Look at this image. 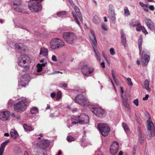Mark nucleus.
Returning <instances> with one entry per match:
<instances>
[{"label":"nucleus","instance_id":"nucleus-1","mask_svg":"<svg viewBox=\"0 0 155 155\" xmlns=\"http://www.w3.org/2000/svg\"><path fill=\"white\" fill-rule=\"evenodd\" d=\"M20 101L14 106V110L18 112H23L26 109L28 102L26 98L21 97L20 98Z\"/></svg>","mask_w":155,"mask_h":155},{"label":"nucleus","instance_id":"nucleus-2","mask_svg":"<svg viewBox=\"0 0 155 155\" xmlns=\"http://www.w3.org/2000/svg\"><path fill=\"white\" fill-rule=\"evenodd\" d=\"M90 32L91 34V36L90 37V38L92 42V45L94 49V51L95 54V57L97 61L100 62L101 61V55L99 51L96 50L95 48V47L97 46V44L95 36L93 31L91 30Z\"/></svg>","mask_w":155,"mask_h":155},{"label":"nucleus","instance_id":"nucleus-3","mask_svg":"<svg viewBox=\"0 0 155 155\" xmlns=\"http://www.w3.org/2000/svg\"><path fill=\"white\" fill-rule=\"evenodd\" d=\"M62 36L64 39L69 44L74 43L77 38V36L74 33L66 32L63 33Z\"/></svg>","mask_w":155,"mask_h":155},{"label":"nucleus","instance_id":"nucleus-4","mask_svg":"<svg viewBox=\"0 0 155 155\" xmlns=\"http://www.w3.org/2000/svg\"><path fill=\"white\" fill-rule=\"evenodd\" d=\"M74 101L75 102L85 107L90 106L91 104V103L88 99L82 94L78 95L75 98Z\"/></svg>","mask_w":155,"mask_h":155},{"label":"nucleus","instance_id":"nucleus-5","mask_svg":"<svg viewBox=\"0 0 155 155\" xmlns=\"http://www.w3.org/2000/svg\"><path fill=\"white\" fill-rule=\"evenodd\" d=\"M64 42L58 38L52 39L50 43V47L53 50H56L64 46Z\"/></svg>","mask_w":155,"mask_h":155},{"label":"nucleus","instance_id":"nucleus-6","mask_svg":"<svg viewBox=\"0 0 155 155\" xmlns=\"http://www.w3.org/2000/svg\"><path fill=\"white\" fill-rule=\"evenodd\" d=\"M146 120L147 123V128L152 137L155 135V125L151 121L148 113L146 112Z\"/></svg>","mask_w":155,"mask_h":155},{"label":"nucleus","instance_id":"nucleus-7","mask_svg":"<svg viewBox=\"0 0 155 155\" xmlns=\"http://www.w3.org/2000/svg\"><path fill=\"white\" fill-rule=\"evenodd\" d=\"M29 9L32 12H38L41 11L42 9V6L40 2L37 0H33L28 4Z\"/></svg>","mask_w":155,"mask_h":155},{"label":"nucleus","instance_id":"nucleus-8","mask_svg":"<svg viewBox=\"0 0 155 155\" xmlns=\"http://www.w3.org/2000/svg\"><path fill=\"white\" fill-rule=\"evenodd\" d=\"M97 127L103 136L106 137L109 134L110 129L107 124L99 123L97 125Z\"/></svg>","mask_w":155,"mask_h":155},{"label":"nucleus","instance_id":"nucleus-9","mask_svg":"<svg viewBox=\"0 0 155 155\" xmlns=\"http://www.w3.org/2000/svg\"><path fill=\"white\" fill-rule=\"evenodd\" d=\"M90 109L91 111L97 116L102 117L105 115V111L101 107H95L94 105L90 106Z\"/></svg>","mask_w":155,"mask_h":155},{"label":"nucleus","instance_id":"nucleus-10","mask_svg":"<svg viewBox=\"0 0 155 155\" xmlns=\"http://www.w3.org/2000/svg\"><path fill=\"white\" fill-rule=\"evenodd\" d=\"M29 57L25 55H21L18 58V65L22 67H27V63L29 60Z\"/></svg>","mask_w":155,"mask_h":155},{"label":"nucleus","instance_id":"nucleus-11","mask_svg":"<svg viewBox=\"0 0 155 155\" xmlns=\"http://www.w3.org/2000/svg\"><path fill=\"white\" fill-rule=\"evenodd\" d=\"M81 69L82 72L85 76H88V74L92 73L94 70L93 68L90 67L86 64L83 65L81 67Z\"/></svg>","mask_w":155,"mask_h":155},{"label":"nucleus","instance_id":"nucleus-12","mask_svg":"<svg viewBox=\"0 0 155 155\" xmlns=\"http://www.w3.org/2000/svg\"><path fill=\"white\" fill-rule=\"evenodd\" d=\"M29 77L28 75L26 74L23 75L19 81V86H21L22 87H25L29 81Z\"/></svg>","mask_w":155,"mask_h":155},{"label":"nucleus","instance_id":"nucleus-13","mask_svg":"<svg viewBox=\"0 0 155 155\" xmlns=\"http://www.w3.org/2000/svg\"><path fill=\"white\" fill-rule=\"evenodd\" d=\"M79 118V123L84 124L88 123L89 121V118L88 116L85 114H82L78 116Z\"/></svg>","mask_w":155,"mask_h":155},{"label":"nucleus","instance_id":"nucleus-14","mask_svg":"<svg viewBox=\"0 0 155 155\" xmlns=\"http://www.w3.org/2000/svg\"><path fill=\"white\" fill-rule=\"evenodd\" d=\"M10 113L8 111L0 112V119L3 121L7 120L9 117Z\"/></svg>","mask_w":155,"mask_h":155},{"label":"nucleus","instance_id":"nucleus-15","mask_svg":"<svg viewBox=\"0 0 155 155\" xmlns=\"http://www.w3.org/2000/svg\"><path fill=\"white\" fill-rule=\"evenodd\" d=\"M146 24L148 28L151 31H153L155 30L154 23L149 19H146Z\"/></svg>","mask_w":155,"mask_h":155},{"label":"nucleus","instance_id":"nucleus-16","mask_svg":"<svg viewBox=\"0 0 155 155\" xmlns=\"http://www.w3.org/2000/svg\"><path fill=\"white\" fill-rule=\"evenodd\" d=\"M50 143V142L48 140H41L39 143V147L41 148L45 149L49 146Z\"/></svg>","mask_w":155,"mask_h":155},{"label":"nucleus","instance_id":"nucleus-17","mask_svg":"<svg viewBox=\"0 0 155 155\" xmlns=\"http://www.w3.org/2000/svg\"><path fill=\"white\" fill-rule=\"evenodd\" d=\"M9 142V140H8L1 144L0 147V155H3L5 148Z\"/></svg>","mask_w":155,"mask_h":155},{"label":"nucleus","instance_id":"nucleus-18","mask_svg":"<svg viewBox=\"0 0 155 155\" xmlns=\"http://www.w3.org/2000/svg\"><path fill=\"white\" fill-rule=\"evenodd\" d=\"M48 53V50L47 48L45 47L41 48L40 52V55L46 57H47Z\"/></svg>","mask_w":155,"mask_h":155},{"label":"nucleus","instance_id":"nucleus-19","mask_svg":"<svg viewBox=\"0 0 155 155\" xmlns=\"http://www.w3.org/2000/svg\"><path fill=\"white\" fill-rule=\"evenodd\" d=\"M121 42L122 45L124 47H126L127 41L125 35L124 34L123 31H122L121 32Z\"/></svg>","mask_w":155,"mask_h":155},{"label":"nucleus","instance_id":"nucleus-20","mask_svg":"<svg viewBox=\"0 0 155 155\" xmlns=\"http://www.w3.org/2000/svg\"><path fill=\"white\" fill-rule=\"evenodd\" d=\"M74 9L76 14L78 15L80 21H82V16L80 12V9L77 6H74Z\"/></svg>","mask_w":155,"mask_h":155},{"label":"nucleus","instance_id":"nucleus-21","mask_svg":"<svg viewBox=\"0 0 155 155\" xmlns=\"http://www.w3.org/2000/svg\"><path fill=\"white\" fill-rule=\"evenodd\" d=\"M10 135L14 139H16L18 137V135L17 131L15 129H12L11 130Z\"/></svg>","mask_w":155,"mask_h":155},{"label":"nucleus","instance_id":"nucleus-22","mask_svg":"<svg viewBox=\"0 0 155 155\" xmlns=\"http://www.w3.org/2000/svg\"><path fill=\"white\" fill-rule=\"evenodd\" d=\"M136 27L137 28L136 30L137 31H142L144 33H145V27L144 26H142L140 23H139L138 24H137Z\"/></svg>","mask_w":155,"mask_h":155},{"label":"nucleus","instance_id":"nucleus-23","mask_svg":"<svg viewBox=\"0 0 155 155\" xmlns=\"http://www.w3.org/2000/svg\"><path fill=\"white\" fill-rule=\"evenodd\" d=\"M13 150L14 153L15 155H18L21 153V148L18 146H15L13 148Z\"/></svg>","mask_w":155,"mask_h":155},{"label":"nucleus","instance_id":"nucleus-24","mask_svg":"<svg viewBox=\"0 0 155 155\" xmlns=\"http://www.w3.org/2000/svg\"><path fill=\"white\" fill-rule=\"evenodd\" d=\"M23 127L25 131L27 132L34 130V128L32 126L28 125L26 124H24Z\"/></svg>","mask_w":155,"mask_h":155},{"label":"nucleus","instance_id":"nucleus-25","mask_svg":"<svg viewBox=\"0 0 155 155\" xmlns=\"http://www.w3.org/2000/svg\"><path fill=\"white\" fill-rule=\"evenodd\" d=\"M67 15V12L65 11H60L57 13L58 17L60 18H63Z\"/></svg>","mask_w":155,"mask_h":155},{"label":"nucleus","instance_id":"nucleus-26","mask_svg":"<svg viewBox=\"0 0 155 155\" xmlns=\"http://www.w3.org/2000/svg\"><path fill=\"white\" fill-rule=\"evenodd\" d=\"M45 63L40 64H38L37 65V72L35 73L34 74H38V72H40L42 70V67L45 66Z\"/></svg>","mask_w":155,"mask_h":155},{"label":"nucleus","instance_id":"nucleus-27","mask_svg":"<svg viewBox=\"0 0 155 155\" xmlns=\"http://www.w3.org/2000/svg\"><path fill=\"white\" fill-rule=\"evenodd\" d=\"M110 148L118 151L119 148V143L117 141H114L111 146Z\"/></svg>","mask_w":155,"mask_h":155},{"label":"nucleus","instance_id":"nucleus-28","mask_svg":"<svg viewBox=\"0 0 155 155\" xmlns=\"http://www.w3.org/2000/svg\"><path fill=\"white\" fill-rule=\"evenodd\" d=\"M108 12L109 14L115 13L114 7L112 4L109 5Z\"/></svg>","mask_w":155,"mask_h":155},{"label":"nucleus","instance_id":"nucleus-29","mask_svg":"<svg viewBox=\"0 0 155 155\" xmlns=\"http://www.w3.org/2000/svg\"><path fill=\"white\" fill-rule=\"evenodd\" d=\"M12 2V4L14 6H19L21 3V0H11Z\"/></svg>","mask_w":155,"mask_h":155},{"label":"nucleus","instance_id":"nucleus-30","mask_svg":"<svg viewBox=\"0 0 155 155\" xmlns=\"http://www.w3.org/2000/svg\"><path fill=\"white\" fill-rule=\"evenodd\" d=\"M79 120L78 116L74 117L71 119L72 123L74 124H76L78 123H79Z\"/></svg>","mask_w":155,"mask_h":155},{"label":"nucleus","instance_id":"nucleus-31","mask_svg":"<svg viewBox=\"0 0 155 155\" xmlns=\"http://www.w3.org/2000/svg\"><path fill=\"white\" fill-rule=\"evenodd\" d=\"M142 42V39L141 37H140L138 40V44L139 45V48L140 51V54L141 55V52L142 50L141 45Z\"/></svg>","mask_w":155,"mask_h":155},{"label":"nucleus","instance_id":"nucleus-32","mask_svg":"<svg viewBox=\"0 0 155 155\" xmlns=\"http://www.w3.org/2000/svg\"><path fill=\"white\" fill-rule=\"evenodd\" d=\"M115 16V13L109 14L108 18H110L113 22L114 23L116 20Z\"/></svg>","mask_w":155,"mask_h":155},{"label":"nucleus","instance_id":"nucleus-33","mask_svg":"<svg viewBox=\"0 0 155 155\" xmlns=\"http://www.w3.org/2000/svg\"><path fill=\"white\" fill-rule=\"evenodd\" d=\"M141 62L143 66H145V53L144 51H143L141 55Z\"/></svg>","mask_w":155,"mask_h":155},{"label":"nucleus","instance_id":"nucleus-34","mask_svg":"<svg viewBox=\"0 0 155 155\" xmlns=\"http://www.w3.org/2000/svg\"><path fill=\"white\" fill-rule=\"evenodd\" d=\"M121 97L122 99V102L123 104L124 105V106L126 108H127L128 109L130 108L129 105L128 104L127 101H126L124 99L123 95L122 94L121 95Z\"/></svg>","mask_w":155,"mask_h":155},{"label":"nucleus","instance_id":"nucleus-35","mask_svg":"<svg viewBox=\"0 0 155 155\" xmlns=\"http://www.w3.org/2000/svg\"><path fill=\"white\" fill-rule=\"evenodd\" d=\"M93 21L96 24H98L100 22V19L97 15H95L94 17Z\"/></svg>","mask_w":155,"mask_h":155},{"label":"nucleus","instance_id":"nucleus-36","mask_svg":"<svg viewBox=\"0 0 155 155\" xmlns=\"http://www.w3.org/2000/svg\"><path fill=\"white\" fill-rule=\"evenodd\" d=\"M18 6H14L13 8H14V10L17 12L23 13H24L25 11L24 10Z\"/></svg>","mask_w":155,"mask_h":155},{"label":"nucleus","instance_id":"nucleus-37","mask_svg":"<svg viewBox=\"0 0 155 155\" xmlns=\"http://www.w3.org/2000/svg\"><path fill=\"white\" fill-rule=\"evenodd\" d=\"M72 14L73 16V18H74L75 21L77 23V24L79 25H80V23L79 21V20L78 19V17L75 14V13L74 12V11H72Z\"/></svg>","mask_w":155,"mask_h":155},{"label":"nucleus","instance_id":"nucleus-38","mask_svg":"<svg viewBox=\"0 0 155 155\" xmlns=\"http://www.w3.org/2000/svg\"><path fill=\"white\" fill-rule=\"evenodd\" d=\"M31 113L32 114H37L38 112V110L37 107H34L31 109Z\"/></svg>","mask_w":155,"mask_h":155},{"label":"nucleus","instance_id":"nucleus-39","mask_svg":"<svg viewBox=\"0 0 155 155\" xmlns=\"http://www.w3.org/2000/svg\"><path fill=\"white\" fill-rule=\"evenodd\" d=\"M124 14L125 16H128L130 15V12L127 7H125L124 8Z\"/></svg>","mask_w":155,"mask_h":155},{"label":"nucleus","instance_id":"nucleus-40","mask_svg":"<svg viewBox=\"0 0 155 155\" xmlns=\"http://www.w3.org/2000/svg\"><path fill=\"white\" fill-rule=\"evenodd\" d=\"M66 140L68 142H71L74 141L75 139L74 137L69 135L67 137Z\"/></svg>","mask_w":155,"mask_h":155},{"label":"nucleus","instance_id":"nucleus-41","mask_svg":"<svg viewBox=\"0 0 155 155\" xmlns=\"http://www.w3.org/2000/svg\"><path fill=\"white\" fill-rule=\"evenodd\" d=\"M139 141L141 144L143 143L144 142V138L142 137V134L141 133H140L139 135Z\"/></svg>","mask_w":155,"mask_h":155},{"label":"nucleus","instance_id":"nucleus-42","mask_svg":"<svg viewBox=\"0 0 155 155\" xmlns=\"http://www.w3.org/2000/svg\"><path fill=\"white\" fill-rule=\"evenodd\" d=\"M118 151V150H116L112 148H110V153L112 155H115L117 153Z\"/></svg>","mask_w":155,"mask_h":155},{"label":"nucleus","instance_id":"nucleus-43","mask_svg":"<svg viewBox=\"0 0 155 155\" xmlns=\"http://www.w3.org/2000/svg\"><path fill=\"white\" fill-rule=\"evenodd\" d=\"M122 127L125 132H127L129 131V129L128 127L127 124L125 123L122 124Z\"/></svg>","mask_w":155,"mask_h":155},{"label":"nucleus","instance_id":"nucleus-44","mask_svg":"<svg viewBox=\"0 0 155 155\" xmlns=\"http://www.w3.org/2000/svg\"><path fill=\"white\" fill-rule=\"evenodd\" d=\"M127 83L128 85L130 86H132L133 85V84L131 81V78H128L127 79Z\"/></svg>","mask_w":155,"mask_h":155},{"label":"nucleus","instance_id":"nucleus-45","mask_svg":"<svg viewBox=\"0 0 155 155\" xmlns=\"http://www.w3.org/2000/svg\"><path fill=\"white\" fill-rule=\"evenodd\" d=\"M146 90H147L148 91H150L151 89L149 87V82L148 80H146Z\"/></svg>","mask_w":155,"mask_h":155},{"label":"nucleus","instance_id":"nucleus-46","mask_svg":"<svg viewBox=\"0 0 155 155\" xmlns=\"http://www.w3.org/2000/svg\"><path fill=\"white\" fill-rule=\"evenodd\" d=\"M14 104V101L12 100H9L8 102V107H11L13 105V104Z\"/></svg>","mask_w":155,"mask_h":155},{"label":"nucleus","instance_id":"nucleus-47","mask_svg":"<svg viewBox=\"0 0 155 155\" xmlns=\"http://www.w3.org/2000/svg\"><path fill=\"white\" fill-rule=\"evenodd\" d=\"M138 23L137 21H133L130 24V25L132 27H134L136 26Z\"/></svg>","mask_w":155,"mask_h":155},{"label":"nucleus","instance_id":"nucleus-48","mask_svg":"<svg viewBox=\"0 0 155 155\" xmlns=\"http://www.w3.org/2000/svg\"><path fill=\"white\" fill-rule=\"evenodd\" d=\"M61 93L60 91H58L56 96V100H59L61 97Z\"/></svg>","mask_w":155,"mask_h":155},{"label":"nucleus","instance_id":"nucleus-49","mask_svg":"<svg viewBox=\"0 0 155 155\" xmlns=\"http://www.w3.org/2000/svg\"><path fill=\"white\" fill-rule=\"evenodd\" d=\"M21 44H15V49H16L19 50L21 49Z\"/></svg>","mask_w":155,"mask_h":155},{"label":"nucleus","instance_id":"nucleus-50","mask_svg":"<svg viewBox=\"0 0 155 155\" xmlns=\"http://www.w3.org/2000/svg\"><path fill=\"white\" fill-rule=\"evenodd\" d=\"M101 27L102 29L104 31H106L108 29L107 26L103 23L102 24Z\"/></svg>","mask_w":155,"mask_h":155},{"label":"nucleus","instance_id":"nucleus-51","mask_svg":"<svg viewBox=\"0 0 155 155\" xmlns=\"http://www.w3.org/2000/svg\"><path fill=\"white\" fill-rule=\"evenodd\" d=\"M110 54L112 55H113L115 54V53L114 49L113 48H111L110 49Z\"/></svg>","mask_w":155,"mask_h":155},{"label":"nucleus","instance_id":"nucleus-52","mask_svg":"<svg viewBox=\"0 0 155 155\" xmlns=\"http://www.w3.org/2000/svg\"><path fill=\"white\" fill-rule=\"evenodd\" d=\"M139 4L140 6L143 8V9L145 11V5L142 2H139Z\"/></svg>","mask_w":155,"mask_h":155},{"label":"nucleus","instance_id":"nucleus-53","mask_svg":"<svg viewBox=\"0 0 155 155\" xmlns=\"http://www.w3.org/2000/svg\"><path fill=\"white\" fill-rule=\"evenodd\" d=\"M133 103L135 104L136 106H138V100L137 99L134 100L133 101Z\"/></svg>","mask_w":155,"mask_h":155},{"label":"nucleus","instance_id":"nucleus-54","mask_svg":"<svg viewBox=\"0 0 155 155\" xmlns=\"http://www.w3.org/2000/svg\"><path fill=\"white\" fill-rule=\"evenodd\" d=\"M111 74H112V77L114 81L116 80L117 79L116 78V77L115 75H114V71L113 70H112V71H111Z\"/></svg>","mask_w":155,"mask_h":155},{"label":"nucleus","instance_id":"nucleus-55","mask_svg":"<svg viewBox=\"0 0 155 155\" xmlns=\"http://www.w3.org/2000/svg\"><path fill=\"white\" fill-rule=\"evenodd\" d=\"M51 59L54 61H56L57 60L56 57L55 55H53L52 56Z\"/></svg>","mask_w":155,"mask_h":155},{"label":"nucleus","instance_id":"nucleus-56","mask_svg":"<svg viewBox=\"0 0 155 155\" xmlns=\"http://www.w3.org/2000/svg\"><path fill=\"white\" fill-rule=\"evenodd\" d=\"M149 8V9L152 11H153L154 10V7L153 5H150Z\"/></svg>","mask_w":155,"mask_h":155},{"label":"nucleus","instance_id":"nucleus-57","mask_svg":"<svg viewBox=\"0 0 155 155\" xmlns=\"http://www.w3.org/2000/svg\"><path fill=\"white\" fill-rule=\"evenodd\" d=\"M150 60V57L148 55H146V63H148Z\"/></svg>","mask_w":155,"mask_h":155},{"label":"nucleus","instance_id":"nucleus-58","mask_svg":"<svg viewBox=\"0 0 155 155\" xmlns=\"http://www.w3.org/2000/svg\"><path fill=\"white\" fill-rule=\"evenodd\" d=\"M56 96V94L54 92H52L51 94V96L52 99L54 98Z\"/></svg>","mask_w":155,"mask_h":155},{"label":"nucleus","instance_id":"nucleus-59","mask_svg":"<svg viewBox=\"0 0 155 155\" xmlns=\"http://www.w3.org/2000/svg\"><path fill=\"white\" fill-rule=\"evenodd\" d=\"M69 2L71 4V5L72 6H74V4L73 2L71 0H68Z\"/></svg>","mask_w":155,"mask_h":155},{"label":"nucleus","instance_id":"nucleus-60","mask_svg":"<svg viewBox=\"0 0 155 155\" xmlns=\"http://www.w3.org/2000/svg\"><path fill=\"white\" fill-rule=\"evenodd\" d=\"M100 65L103 68H104L105 67L104 63V62H102L100 63Z\"/></svg>","mask_w":155,"mask_h":155},{"label":"nucleus","instance_id":"nucleus-61","mask_svg":"<svg viewBox=\"0 0 155 155\" xmlns=\"http://www.w3.org/2000/svg\"><path fill=\"white\" fill-rule=\"evenodd\" d=\"M114 82H115L116 85L117 86H119V81H118V80L117 79V80H114Z\"/></svg>","mask_w":155,"mask_h":155},{"label":"nucleus","instance_id":"nucleus-62","mask_svg":"<svg viewBox=\"0 0 155 155\" xmlns=\"http://www.w3.org/2000/svg\"><path fill=\"white\" fill-rule=\"evenodd\" d=\"M61 85L63 87H66L67 86V84L66 83H62L61 84Z\"/></svg>","mask_w":155,"mask_h":155},{"label":"nucleus","instance_id":"nucleus-63","mask_svg":"<svg viewBox=\"0 0 155 155\" xmlns=\"http://www.w3.org/2000/svg\"><path fill=\"white\" fill-rule=\"evenodd\" d=\"M120 90H121V93H122V94H121V95L122 94L123 95V94L124 92V91L123 90V87H120Z\"/></svg>","mask_w":155,"mask_h":155},{"label":"nucleus","instance_id":"nucleus-64","mask_svg":"<svg viewBox=\"0 0 155 155\" xmlns=\"http://www.w3.org/2000/svg\"><path fill=\"white\" fill-rule=\"evenodd\" d=\"M123 154V152L122 151H120L119 152V153L117 155H122Z\"/></svg>","mask_w":155,"mask_h":155}]
</instances>
